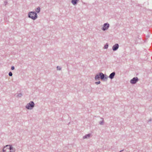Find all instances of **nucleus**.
Here are the masks:
<instances>
[{
	"label": "nucleus",
	"mask_w": 152,
	"mask_h": 152,
	"mask_svg": "<svg viewBox=\"0 0 152 152\" xmlns=\"http://www.w3.org/2000/svg\"><path fill=\"white\" fill-rule=\"evenodd\" d=\"M15 149L13 148L12 145H7L3 148V152H15Z\"/></svg>",
	"instance_id": "obj_1"
},
{
	"label": "nucleus",
	"mask_w": 152,
	"mask_h": 152,
	"mask_svg": "<svg viewBox=\"0 0 152 152\" xmlns=\"http://www.w3.org/2000/svg\"><path fill=\"white\" fill-rule=\"evenodd\" d=\"M28 17L34 20H35L38 17L36 12L33 11L30 12L28 13Z\"/></svg>",
	"instance_id": "obj_2"
},
{
	"label": "nucleus",
	"mask_w": 152,
	"mask_h": 152,
	"mask_svg": "<svg viewBox=\"0 0 152 152\" xmlns=\"http://www.w3.org/2000/svg\"><path fill=\"white\" fill-rule=\"evenodd\" d=\"M35 106V104L34 102L31 101L28 103L26 106V108L27 109L29 110H32Z\"/></svg>",
	"instance_id": "obj_3"
},
{
	"label": "nucleus",
	"mask_w": 152,
	"mask_h": 152,
	"mask_svg": "<svg viewBox=\"0 0 152 152\" xmlns=\"http://www.w3.org/2000/svg\"><path fill=\"white\" fill-rule=\"evenodd\" d=\"M103 26L102 29L103 31H105L108 29L110 27V24L108 23H106L104 24Z\"/></svg>",
	"instance_id": "obj_4"
},
{
	"label": "nucleus",
	"mask_w": 152,
	"mask_h": 152,
	"mask_svg": "<svg viewBox=\"0 0 152 152\" xmlns=\"http://www.w3.org/2000/svg\"><path fill=\"white\" fill-rule=\"evenodd\" d=\"M100 76V78L102 80H104L107 79L108 77L106 75H104L102 73L100 72L99 73Z\"/></svg>",
	"instance_id": "obj_5"
},
{
	"label": "nucleus",
	"mask_w": 152,
	"mask_h": 152,
	"mask_svg": "<svg viewBox=\"0 0 152 152\" xmlns=\"http://www.w3.org/2000/svg\"><path fill=\"white\" fill-rule=\"evenodd\" d=\"M138 79L137 77H134L130 81V83L132 84H135L138 81Z\"/></svg>",
	"instance_id": "obj_6"
},
{
	"label": "nucleus",
	"mask_w": 152,
	"mask_h": 152,
	"mask_svg": "<svg viewBox=\"0 0 152 152\" xmlns=\"http://www.w3.org/2000/svg\"><path fill=\"white\" fill-rule=\"evenodd\" d=\"M119 45L118 44H116L112 47V49L113 51L116 50L119 48Z\"/></svg>",
	"instance_id": "obj_7"
},
{
	"label": "nucleus",
	"mask_w": 152,
	"mask_h": 152,
	"mask_svg": "<svg viewBox=\"0 0 152 152\" xmlns=\"http://www.w3.org/2000/svg\"><path fill=\"white\" fill-rule=\"evenodd\" d=\"M91 135V134H86V135L83 136V139H89Z\"/></svg>",
	"instance_id": "obj_8"
},
{
	"label": "nucleus",
	"mask_w": 152,
	"mask_h": 152,
	"mask_svg": "<svg viewBox=\"0 0 152 152\" xmlns=\"http://www.w3.org/2000/svg\"><path fill=\"white\" fill-rule=\"evenodd\" d=\"M115 72H113L111 73L109 76V77L111 79H113L114 78L115 76Z\"/></svg>",
	"instance_id": "obj_9"
},
{
	"label": "nucleus",
	"mask_w": 152,
	"mask_h": 152,
	"mask_svg": "<svg viewBox=\"0 0 152 152\" xmlns=\"http://www.w3.org/2000/svg\"><path fill=\"white\" fill-rule=\"evenodd\" d=\"M79 0H72L71 3L74 5L77 4Z\"/></svg>",
	"instance_id": "obj_10"
},
{
	"label": "nucleus",
	"mask_w": 152,
	"mask_h": 152,
	"mask_svg": "<svg viewBox=\"0 0 152 152\" xmlns=\"http://www.w3.org/2000/svg\"><path fill=\"white\" fill-rule=\"evenodd\" d=\"M35 11V12H36L37 13H39L40 11V8L39 7H38L37 9H36Z\"/></svg>",
	"instance_id": "obj_11"
},
{
	"label": "nucleus",
	"mask_w": 152,
	"mask_h": 152,
	"mask_svg": "<svg viewBox=\"0 0 152 152\" xmlns=\"http://www.w3.org/2000/svg\"><path fill=\"white\" fill-rule=\"evenodd\" d=\"M101 119H102V121H99V124L101 125H103L104 124V120L103 118H101Z\"/></svg>",
	"instance_id": "obj_12"
},
{
	"label": "nucleus",
	"mask_w": 152,
	"mask_h": 152,
	"mask_svg": "<svg viewBox=\"0 0 152 152\" xmlns=\"http://www.w3.org/2000/svg\"><path fill=\"white\" fill-rule=\"evenodd\" d=\"M100 78V76L99 75H96L95 77V79L96 80H97V79H99Z\"/></svg>",
	"instance_id": "obj_13"
},
{
	"label": "nucleus",
	"mask_w": 152,
	"mask_h": 152,
	"mask_svg": "<svg viewBox=\"0 0 152 152\" xmlns=\"http://www.w3.org/2000/svg\"><path fill=\"white\" fill-rule=\"evenodd\" d=\"M108 47V43H106L104 47V48L105 49H107Z\"/></svg>",
	"instance_id": "obj_14"
},
{
	"label": "nucleus",
	"mask_w": 152,
	"mask_h": 152,
	"mask_svg": "<svg viewBox=\"0 0 152 152\" xmlns=\"http://www.w3.org/2000/svg\"><path fill=\"white\" fill-rule=\"evenodd\" d=\"M57 70H61V67L60 66H58L57 67Z\"/></svg>",
	"instance_id": "obj_15"
},
{
	"label": "nucleus",
	"mask_w": 152,
	"mask_h": 152,
	"mask_svg": "<svg viewBox=\"0 0 152 152\" xmlns=\"http://www.w3.org/2000/svg\"><path fill=\"white\" fill-rule=\"evenodd\" d=\"M22 96V94H21V93H19V94H18L17 95V97H21V96Z\"/></svg>",
	"instance_id": "obj_16"
},
{
	"label": "nucleus",
	"mask_w": 152,
	"mask_h": 152,
	"mask_svg": "<svg viewBox=\"0 0 152 152\" xmlns=\"http://www.w3.org/2000/svg\"><path fill=\"white\" fill-rule=\"evenodd\" d=\"M10 76H12V73L11 72H10L8 74Z\"/></svg>",
	"instance_id": "obj_17"
},
{
	"label": "nucleus",
	"mask_w": 152,
	"mask_h": 152,
	"mask_svg": "<svg viewBox=\"0 0 152 152\" xmlns=\"http://www.w3.org/2000/svg\"><path fill=\"white\" fill-rule=\"evenodd\" d=\"M7 3V1H5L4 2V4L5 6H6Z\"/></svg>",
	"instance_id": "obj_18"
},
{
	"label": "nucleus",
	"mask_w": 152,
	"mask_h": 152,
	"mask_svg": "<svg viewBox=\"0 0 152 152\" xmlns=\"http://www.w3.org/2000/svg\"><path fill=\"white\" fill-rule=\"evenodd\" d=\"M100 83V81H99L97 82H96L95 83L96 84H97V85L99 84Z\"/></svg>",
	"instance_id": "obj_19"
},
{
	"label": "nucleus",
	"mask_w": 152,
	"mask_h": 152,
	"mask_svg": "<svg viewBox=\"0 0 152 152\" xmlns=\"http://www.w3.org/2000/svg\"><path fill=\"white\" fill-rule=\"evenodd\" d=\"M11 69L12 70H14L15 69V67H14V66H11Z\"/></svg>",
	"instance_id": "obj_20"
},
{
	"label": "nucleus",
	"mask_w": 152,
	"mask_h": 152,
	"mask_svg": "<svg viewBox=\"0 0 152 152\" xmlns=\"http://www.w3.org/2000/svg\"><path fill=\"white\" fill-rule=\"evenodd\" d=\"M152 120V119L151 118L148 121H151Z\"/></svg>",
	"instance_id": "obj_21"
},
{
	"label": "nucleus",
	"mask_w": 152,
	"mask_h": 152,
	"mask_svg": "<svg viewBox=\"0 0 152 152\" xmlns=\"http://www.w3.org/2000/svg\"><path fill=\"white\" fill-rule=\"evenodd\" d=\"M124 151V150H121V151H120V152H122V151Z\"/></svg>",
	"instance_id": "obj_22"
}]
</instances>
